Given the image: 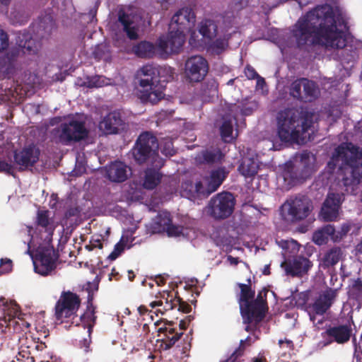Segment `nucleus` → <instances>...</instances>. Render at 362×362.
<instances>
[{
  "instance_id": "nucleus-29",
  "label": "nucleus",
  "mask_w": 362,
  "mask_h": 362,
  "mask_svg": "<svg viewBox=\"0 0 362 362\" xmlns=\"http://www.w3.org/2000/svg\"><path fill=\"white\" fill-rule=\"evenodd\" d=\"M56 322L62 324L68 317V291H63L54 308Z\"/></svg>"
},
{
  "instance_id": "nucleus-11",
  "label": "nucleus",
  "mask_w": 362,
  "mask_h": 362,
  "mask_svg": "<svg viewBox=\"0 0 362 362\" xmlns=\"http://www.w3.org/2000/svg\"><path fill=\"white\" fill-rule=\"evenodd\" d=\"M139 80V98L144 103L152 105L158 103L164 97V93L158 86L160 81H154L150 76H141Z\"/></svg>"
},
{
  "instance_id": "nucleus-63",
  "label": "nucleus",
  "mask_w": 362,
  "mask_h": 362,
  "mask_svg": "<svg viewBox=\"0 0 362 362\" xmlns=\"http://www.w3.org/2000/svg\"><path fill=\"white\" fill-rule=\"evenodd\" d=\"M86 172V168L83 164L81 163L71 171L69 172V176L77 177Z\"/></svg>"
},
{
  "instance_id": "nucleus-4",
  "label": "nucleus",
  "mask_w": 362,
  "mask_h": 362,
  "mask_svg": "<svg viewBox=\"0 0 362 362\" xmlns=\"http://www.w3.org/2000/svg\"><path fill=\"white\" fill-rule=\"evenodd\" d=\"M17 47H12L4 55L0 57V77L11 78L18 69V59L20 54H35L39 43L28 32H20L16 37Z\"/></svg>"
},
{
  "instance_id": "nucleus-20",
  "label": "nucleus",
  "mask_w": 362,
  "mask_h": 362,
  "mask_svg": "<svg viewBox=\"0 0 362 362\" xmlns=\"http://www.w3.org/2000/svg\"><path fill=\"white\" fill-rule=\"evenodd\" d=\"M268 289L262 288L255 299L253 298L252 311L250 313V324L252 322L259 323L265 317L266 312L268 310L267 295Z\"/></svg>"
},
{
  "instance_id": "nucleus-45",
  "label": "nucleus",
  "mask_w": 362,
  "mask_h": 362,
  "mask_svg": "<svg viewBox=\"0 0 362 362\" xmlns=\"http://www.w3.org/2000/svg\"><path fill=\"white\" fill-rule=\"evenodd\" d=\"M166 301L163 305V310L167 311L173 310L176 308V303H179L180 297L177 296V292L173 294V293H166Z\"/></svg>"
},
{
  "instance_id": "nucleus-28",
  "label": "nucleus",
  "mask_w": 362,
  "mask_h": 362,
  "mask_svg": "<svg viewBox=\"0 0 362 362\" xmlns=\"http://www.w3.org/2000/svg\"><path fill=\"white\" fill-rule=\"evenodd\" d=\"M228 173L229 172L224 166L218 167L212 170L207 179V182L209 185V190L208 193H213L216 191L228 177Z\"/></svg>"
},
{
  "instance_id": "nucleus-25",
  "label": "nucleus",
  "mask_w": 362,
  "mask_h": 362,
  "mask_svg": "<svg viewBox=\"0 0 362 362\" xmlns=\"http://www.w3.org/2000/svg\"><path fill=\"white\" fill-rule=\"evenodd\" d=\"M130 168L124 162L115 160L106 166L107 178L114 182H123L128 178Z\"/></svg>"
},
{
  "instance_id": "nucleus-44",
  "label": "nucleus",
  "mask_w": 362,
  "mask_h": 362,
  "mask_svg": "<svg viewBox=\"0 0 362 362\" xmlns=\"http://www.w3.org/2000/svg\"><path fill=\"white\" fill-rule=\"evenodd\" d=\"M284 180L288 181V184L296 185L303 182L305 177L303 175H298L297 170L286 172L284 175Z\"/></svg>"
},
{
  "instance_id": "nucleus-59",
  "label": "nucleus",
  "mask_w": 362,
  "mask_h": 362,
  "mask_svg": "<svg viewBox=\"0 0 362 362\" xmlns=\"http://www.w3.org/2000/svg\"><path fill=\"white\" fill-rule=\"evenodd\" d=\"M161 152L167 156H173L175 151L173 148V143L170 141L165 142Z\"/></svg>"
},
{
  "instance_id": "nucleus-15",
  "label": "nucleus",
  "mask_w": 362,
  "mask_h": 362,
  "mask_svg": "<svg viewBox=\"0 0 362 362\" xmlns=\"http://www.w3.org/2000/svg\"><path fill=\"white\" fill-rule=\"evenodd\" d=\"M173 325L172 321H168L158 330L160 339H157V342L160 343V349L163 351L171 349L183 334L182 331L178 332L173 327Z\"/></svg>"
},
{
  "instance_id": "nucleus-58",
  "label": "nucleus",
  "mask_w": 362,
  "mask_h": 362,
  "mask_svg": "<svg viewBox=\"0 0 362 362\" xmlns=\"http://www.w3.org/2000/svg\"><path fill=\"white\" fill-rule=\"evenodd\" d=\"M103 81L102 77L97 76L88 81L87 86L88 88L101 87L103 85Z\"/></svg>"
},
{
  "instance_id": "nucleus-26",
  "label": "nucleus",
  "mask_w": 362,
  "mask_h": 362,
  "mask_svg": "<svg viewBox=\"0 0 362 362\" xmlns=\"http://www.w3.org/2000/svg\"><path fill=\"white\" fill-rule=\"evenodd\" d=\"M224 154L218 148L205 149L197 154L195 160L199 165H212L221 163Z\"/></svg>"
},
{
  "instance_id": "nucleus-31",
  "label": "nucleus",
  "mask_w": 362,
  "mask_h": 362,
  "mask_svg": "<svg viewBox=\"0 0 362 362\" xmlns=\"http://www.w3.org/2000/svg\"><path fill=\"white\" fill-rule=\"evenodd\" d=\"M199 33L202 35L204 44L206 41L217 36L218 26L214 21L205 19L199 25Z\"/></svg>"
},
{
  "instance_id": "nucleus-6",
  "label": "nucleus",
  "mask_w": 362,
  "mask_h": 362,
  "mask_svg": "<svg viewBox=\"0 0 362 362\" xmlns=\"http://www.w3.org/2000/svg\"><path fill=\"white\" fill-rule=\"evenodd\" d=\"M284 218L292 223L305 219L313 209L312 201L305 195L291 197L281 206Z\"/></svg>"
},
{
  "instance_id": "nucleus-55",
  "label": "nucleus",
  "mask_w": 362,
  "mask_h": 362,
  "mask_svg": "<svg viewBox=\"0 0 362 362\" xmlns=\"http://www.w3.org/2000/svg\"><path fill=\"white\" fill-rule=\"evenodd\" d=\"M8 47V37L6 32L0 30V52L6 49Z\"/></svg>"
},
{
  "instance_id": "nucleus-51",
  "label": "nucleus",
  "mask_w": 362,
  "mask_h": 362,
  "mask_svg": "<svg viewBox=\"0 0 362 362\" xmlns=\"http://www.w3.org/2000/svg\"><path fill=\"white\" fill-rule=\"evenodd\" d=\"M24 340V339H20V343L21 344V347L19 348V351L18 355L16 356L17 361L18 362H24L26 361L27 358H28L29 355H30V352L28 350L30 348V346H27L25 348L26 349H23L22 341Z\"/></svg>"
},
{
  "instance_id": "nucleus-60",
  "label": "nucleus",
  "mask_w": 362,
  "mask_h": 362,
  "mask_svg": "<svg viewBox=\"0 0 362 362\" xmlns=\"http://www.w3.org/2000/svg\"><path fill=\"white\" fill-rule=\"evenodd\" d=\"M279 345L281 348L286 347L288 349V351H293L294 349V344L293 342L285 338L284 339H279Z\"/></svg>"
},
{
  "instance_id": "nucleus-64",
  "label": "nucleus",
  "mask_w": 362,
  "mask_h": 362,
  "mask_svg": "<svg viewBox=\"0 0 362 362\" xmlns=\"http://www.w3.org/2000/svg\"><path fill=\"white\" fill-rule=\"evenodd\" d=\"M238 107L240 109V112L241 115H245V116L250 115L253 112L252 107L246 106L244 104H241V105H238Z\"/></svg>"
},
{
  "instance_id": "nucleus-8",
  "label": "nucleus",
  "mask_w": 362,
  "mask_h": 362,
  "mask_svg": "<svg viewBox=\"0 0 362 362\" xmlns=\"http://www.w3.org/2000/svg\"><path fill=\"white\" fill-rule=\"evenodd\" d=\"M291 97L303 103H312L320 95L317 84L307 78H299L293 81L289 88Z\"/></svg>"
},
{
  "instance_id": "nucleus-3",
  "label": "nucleus",
  "mask_w": 362,
  "mask_h": 362,
  "mask_svg": "<svg viewBox=\"0 0 362 362\" xmlns=\"http://www.w3.org/2000/svg\"><path fill=\"white\" fill-rule=\"evenodd\" d=\"M276 120L280 140L300 144L304 133L313 125V115L296 108H286L279 112Z\"/></svg>"
},
{
  "instance_id": "nucleus-17",
  "label": "nucleus",
  "mask_w": 362,
  "mask_h": 362,
  "mask_svg": "<svg viewBox=\"0 0 362 362\" xmlns=\"http://www.w3.org/2000/svg\"><path fill=\"white\" fill-rule=\"evenodd\" d=\"M125 123L120 112L112 111L105 115L100 122L98 127L105 135L117 134L124 129Z\"/></svg>"
},
{
  "instance_id": "nucleus-5",
  "label": "nucleus",
  "mask_w": 362,
  "mask_h": 362,
  "mask_svg": "<svg viewBox=\"0 0 362 362\" xmlns=\"http://www.w3.org/2000/svg\"><path fill=\"white\" fill-rule=\"evenodd\" d=\"M158 148L157 137L150 132H144L136 139L130 153L136 163H151L154 168H160L164 161L159 157Z\"/></svg>"
},
{
  "instance_id": "nucleus-37",
  "label": "nucleus",
  "mask_w": 362,
  "mask_h": 362,
  "mask_svg": "<svg viewBox=\"0 0 362 362\" xmlns=\"http://www.w3.org/2000/svg\"><path fill=\"white\" fill-rule=\"evenodd\" d=\"M182 187L185 189L190 187L189 190L193 197H206L211 194L208 193L209 190V185L207 183L206 186H204L202 181H197L194 185H193L192 182H185Z\"/></svg>"
},
{
  "instance_id": "nucleus-30",
  "label": "nucleus",
  "mask_w": 362,
  "mask_h": 362,
  "mask_svg": "<svg viewBox=\"0 0 362 362\" xmlns=\"http://www.w3.org/2000/svg\"><path fill=\"white\" fill-rule=\"evenodd\" d=\"M36 28L37 35L41 38H45L49 36L56 28L55 22L51 16L47 15L39 19Z\"/></svg>"
},
{
  "instance_id": "nucleus-14",
  "label": "nucleus",
  "mask_w": 362,
  "mask_h": 362,
  "mask_svg": "<svg viewBox=\"0 0 362 362\" xmlns=\"http://www.w3.org/2000/svg\"><path fill=\"white\" fill-rule=\"evenodd\" d=\"M344 200L343 193L329 192L322 205L319 216L325 221H336Z\"/></svg>"
},
{
  "instance_id": "nucleus-12",
  "label": "nucleus",
  "mask_w": 362,
  "mask_h": 362,
  "mask_svg": "<svg viewBox=\"0 0 362 362\" xmlns=\"http://www.w3.org/2000/svg\"><path fill=\"white\" fill-rule=\"evenodd\" d=\"M185 41V32L181 30L169 29L167 36L158 40V49L160 54L179 53Z\"/></svg>"
},
{
  "instance_id": "nucleus-52",
  "label": "nucleus",
  "mask_w": 362,
  "mask_h": 362,
  "mask_svg": "<svg viewBox=\"0 0 362 362\" xmlns=\"http://www.w3.org/2000/svg\"><path fill=\"white\" fill-rule=\"evenodd\" d=\"M12 269V261L10 259H1L0 261V274L8 273Z\"/></svg>"
},
{
  "instance_id": "nucleus-10",
  "label": "nucleus",
  "mask_w": 362,
  "mask_h": 362,
  "mask_svg": "<svg viewBox=\"0 0 362 362\" xmlns=\"http://www.w3.org/2000/svg\"><path fill=\"white\" fill-rule=\"evenodd\" d=\"M57 257L53 247L40 245L33 258L35 272L41 275H47L54 268Z\"/></svg>"
},
{
  "instance_id": "nucleus-1",
  "label": "nucleus",
  "mask_w": 362,
  "mask_h": 362,
  "mask_svg": "<svg viewBox=\"0 0 362 362\" xmlns=\"http://www.w3.org/2000/svg\"><path fill=\"white\" fill-rule=\"evenodd\" d=\"M344 23V21L336 16L331 6L320 5L296 21L292 35L300 49L305 46L343 49L346 40L340 27Z\"/></svg>"
},
{
  "instance_id": "nucleus-42",
  "label": "nucleus",
  "mask_w": 362,
  "mask_h": 362,
  "mask_svg": "<svg viewBox=\"0 0 362 362\" xmlns=\"http://www.w3.org/2000/svg\"><path fill=\"white\" fill-rule=\"evenodd\" d=\"M138 74L140 76H150L151 79H154V81H160V73L157 67L153 64H146L143 66Z\"/></svg>"
},
{
  "instance_id": "nucleus-41",
  "label": "nucleus",
  "mask_w": 362,
  "mask_h": 362,
  "mask_svg": "<svg viewBox=\"0 0 362 362\" xmlns=\"http://www.w3.org/2000/svg\"><path fill=\"white\" fill-rule=\"evenodd\" d=\"M81 306V299L79 296L71 291H69V321L74 317L77 318L78 315H76V311Z\"/></svg>"
},
{
  "instance_id": "nucleus-61",
  "label": "nucleus",
  "mask_w": 362,
  "mask_h": 362,
  "mask_svg": "<svg viewBox=\"0 0 362 362\" xmlns=\"http://www.w3.org/2000/svg\"><path fill=\"white\" fill-rule=\"evenodd\" d=\"M100 280V279L99 276H96L95 279L93 280V282L88 281L87 283L86 290L88 292V295L91 294L90 293H91L93 289L95 290V291H98V290Z\"/></svg>"
},
{
  "instance_id": "nucleus-16",
  "label": "nucleus",
  "mask_w": 362,
  "mask_h": 362,
  "mask_svg": "<svg viewBox=\"0 0 362 362\" xmlns=\"http://www.w3.org/2000/svg\"><path fill=\"white\" fill-rule=\"evenodd\" d=\"M287 275L293 277H302L313 267V263L308 258L298 255L292 259H288L281 264Z\"/></svg>"
},
{
  "instance_id": "nucleus-39",
  "label": "nucleus",
  "mask_w": 362,
  "mask_h": 362,
  "mask_svg": "<svg viewBox=\"0 0 362 362\" xmlns=\"http://www.w3.org/2000/svg\"><path fill=\"white\" fill-rule=\"evenodd\" d=\"M161 175L155 170H148L146 172L144 187L147 189H154L160 182Z\"/></svg>"
},
{
  "instance_id": "nucleus-38",
  "label": "nucleus",
  "mask_w": 362,
  "mask_h": 362,
  "mask_svg": "<svg viewBox=\"0 0 362 362\" xmlns=\"http://www.w3.org/2000/svg\"><path fill=\"white\" fill-rule=\"evenodd\" d=\"M342 255L341 249L334 247L329 250L325 255L322 262L325 267H329L337 264Z\"/></svg>"
},
{
  "instance_id": "nucleus-23",
  "label": "nucleus",
  "mask_w": 362,
  "mask_h": 362,
  "mask_svg": "<svg viewBox=\"0 0 362 362\" xmlns=\"http://www.w3.org/2000/svg\"><path fill=\"white\" fill-rule=\"evenodd\" d=\"M156 224L159 225L160 228L158 230L161 229L165 230L168 236L178 237L180 235H185L186 230L189 229V227H185L181 225H175L172 223L170 218V214L169 213H163L159 214L157 217Z\"/></svg>"
},
{
  "instance_id": "nucleus-40",
  "label": "nucleus",
  "mask_w": 362,
  "mask_h": 362,
  "mask_svg": "<svg viewBox=\"0 0 362 362\" xmlns=\"http://www.w3.org/2000/svg\"><path fill=\"white\" fill-rule=\"evenodd\" d=\"M52 134L57 142L62 144H68V123L64 122L61 124L59 127L52 130Z\"/></svg>"
},
{
  "instance_id": "nucleus-7",
  "label": "nucleus",
  "mask_w": 362,
  "mask_h": 362,
  "mask_svg": "<svg viewBox=\"0 0 362 362\" xmlns=\"http://www.w3.org/2000/svg\"><path fill=\"white\" fill-rule=\"evenodd\" d=\"M235 199L230 192H221L213 197L208 204V212L215 220H224L233 214Z\"/></svg>"
},
{
  "instance_id": "nucleus-22",
  "label": "nucleus",
  "mask_w": 362,
  "mask_h": 362,
  "mask_svg": "<svg viewBox=\"0 0 362 362\" xmlns=\"http://www.w3.org/2000/svg\"><path fill=\"white\" fill-rule=\"evenodd\" d=\"M95 314V307L93 304V295L88 296L86 310L77 318L74 317L71 319V324L78 326L82 325L84 329H88V332L90 334L92 328L93 327L97 317Z\"/></svg>"
},
{
  "instance_id": "nucleus-18",
  "label": "nucleus",
  "mask_w": 362,
  "mask_h": 362,
  "mask_svg": "<svg viewBox=\"0 0 362 362\" xmlns=\"http://www.w3.org/2000/svg\"><path fill=\"white\" fill-rule=\"evenodd\" d=\"M14 163L18 166L19 171L33 168L39 160V152L32 146L14 151Z\"/></svg>"
},
{
  "instance_id": "nucleus-54",
  "label": "nucleus",
  "mask_w": 362,
  "mask_h": 362,
  "mask_svg": "<svg viewBox=\"0 0 362 362\" xmlns=\"http://www.w3.org/2000/svg\"><path fill=\"white\" fill-rule=\"evenodd\" d=\"M350 293L352 294L362 293V279L361 278H358L354 281L350 289Z\"/></svg>"
},
{
  "instance_id": "nucleus-36",
  "label": "nucleus",
  "mask_w": 362,
  "mask_h": 362,
  "mask_svg": "<svg viewBox=\"0 0 362 362\" xmlns=\"http://www.w3.org/2000/svg\"><path fill=\"white\" fill-rule=\"evenodd\" d=\"M238 171L246 177H252L257 173L258 165L254 159L245 158L238 166Z\"/></svg>"
},
{
  "instance_id": "nucleus-43",
  "label": "nucleus",
  "mask_w": 362,
  "mask_h": 362,
  "mask_svg": "<svg viewBox=\"0 0 362 362\" xmlns=\"http://www.w3.org/2000/svg\"><path fill=\"white\" fill-rule=\"evenodd\" d=\"M250 337H247L245 340H240L239 346L233 351L231 356L223 362H236L238 358L243 356L245 350V343L249 342ZM250 346V344L247 343Z\"/></svg>"
},
{
  "instance_id": "nucleus-46",
  "label": "nucleus",
  "mask_w": 362,
  "mask_h": 362,
  "mask_svg": "<svg viewBox=\"0 0 362 362\" xmlns=\"http://www.w3.org/2000/svg\"><path fill=\"white\" fill-rule=\"evenodd\" d=\"M233 131V127L230 120L224 121L220 127L221 136L225 141H228V139L232 138Z\"/></svg>"
},
{
  "instance_id": "nucleus-34",
  "label": "nucleus",
  "mask_w": 362,
  "mask_h": 362,
  "mask_svg": "<svg viewBox=\"0 0 362 362\" xmlns=\"http://www.w3.org/2000/svg\"><path fill=\"white\" fill-rule=\"evenodd\" d=\"M18 313L16 303H8L4 298H0V319L6 321H11L14 318Z\"/></svg>"
},
{
  "instance_id": "nucleus-2",
  "label": "nucleus",
  "mask_w": 362,
  "mask_h": 362,
  "mask_svg": "<svg viewBox=\"0 0 362 362\" xmlns=\"http://www.w3.org/2000/svg\"><path fill=\"white\" fill-rule=\"evenodd\" d=\"M333 161H341L338 175L342 185L349 192L362 182V148L351 142L339 145L333 153Z\"/></svg>"
},
{
  "instance_id": "nucleus-9",
  "label": "nucleus",
  "mask_w": 362,
  "mask_h": 362,
  "mask_svg": "<svg viewBox=\"0 0 362 362\" xmlns=\"http://www.w3.org/2000/svg\"><path fill=\"white\" fill-rule=\"evenodd\" d=\"M209 69L208 61L201 55L189 57L185 64V78L189 83H199L206 76Z\"/></svg>"
},
{
  "instance_id": "nucleus-56",
  "label": "nucleus",
  "mask_w": 362,
  "mask_h": 362,
  "mask_svg": "<svg viewBox=\"0 0 362 362\" xmlns=\"http://www.w3.org/2000/svg\"><path fill=\"white\" fill-rule=\"evenodd\" d=\"M103 247V243L100 239L92 238L89 244L85 246V248L88 251H92L95 248L102 249Z\"/></svg>"
},
{
  "instance_id": "nucleus-19",
  "label": "nucleus",
  "mask_w": 362,
  "mask_h": 362,
  "mask_svg": "<svg viewBox=\"0 0 362 362\" xmlns=\"http://www.w3.org/2000/svg\"><path fill=\"white\" fill-rule=\"evenodd\" d=\"M195 21V15L192 8L185 7L178 10L172 17L169 29L181 30L186 32Z\"/></svg>"
},
{
  "instance_id": "nucleus-48",
  "label": "nucleus",
  "mask_w": 362,
  "mask_h": 362,
  "mask_svg": "<svg viewBox=\"0 0 362 362\" xmlns=\"http://www.w3.org/2000/svg\"><path fill=\"white\" fill-rule=\"evenodd\" d=\"M37 224L39 226L47 228L49 225L48 210H38L37 214Z\"/></svg>"
},
{
  "instance_id": "nucleus-62",
  "label": "nucleus",
  "mask_w": 362,
  "mask_h": 362,
  "mask_svg": "<svg viewBox=\"0 0 362 362\" xmlns=\"http://www.w3.org/2000/svg\"><path fill=\"white\" fill-rule=\"evenodd\" d=\"M322 230L324 231L325 235L327 237L328 239L334 238V235L335 233V228L332 225H327L322 228Z\"/></svg>"
},
{
  "instance_id": "nucleus-32",
  "label": "nucleus",
  "mask_w": 362,
  "mask_h": 362,
  "mask_svg": "<svg viewBox=\"0 0 362 362\" xmlns=\"http://www.w3.org/2000/svg\"><path fill=\"white\" fill-rule=\"evenodd\" d=\"M156 47L155 45L148 41H141L132 47L134 54L140 58L150 59L154 56Z\"/></svg>"
},
{
  "instance_id": "nucleus-57",
  "label": "nucleus",
  "mask_w": 362,
  "mask_h": 362,
  "mask_svg": "<svg viewBox=\"0 0 362 362\" xmlns=\"http://www.w3.org/2000/svg\"><path fill=\"white\" fill-rule=\"evenodd\" d=\"M177 307V310L183 313H189L192 310L190 305L183 301L181 298H180L179 303H176V308Z\"/></svg>"
},
{
  "instance_id": "nucleus-33",
  "label": "nucleus",
  "mask_w": 362,
  "mask_h": 362,
  "mask_svg": "<svg viewBox=\"0 0 362 362\" xmlns=\"http://www.w3.org/2000/svg\"><path fill=\"white\" fill-rule=\"evenodd\" d=\"M118 21L122 25L123 30L130 40H136L139 37L137 30L133 26V21L129 15L123 11H119L118 13Z\"/></svg>"
},
{
  "instance_id": "nucleus-21",
  "label": "nucleus",
  "mask_w": 362,
  "mask_h": 362,
  "mask_svg": "<svg viewBox=\"0 0 362 362\" xmlns=\"http://www.w3.org/2000/svg\"><path fill=\"white\" fill-rule=\"evenodd\" d=\"M337 290L328 288L325 290L315 302L309 305L308 308L314 313V314L322 315L332 306L337 297Z\"/></svg>"
},
{
  "instance_id": "nucleus-49",
  "label": "nucleus",
  "mask_w": 362,
  "mask_h": 362,
  "mask_svg": "<svg viewBox=\"0 0 362 362\" xmlns=\"http://www.w3.org/2000/svg\"><path fill=\"white\" fill-rule=\"evenodd\" d=\"M125 243L121 240L114 247L113 251L109 255L108 259L111 261L115 260L124 252Z\"/></svg>"
},
{
  "instance_id": "nucleus-35",
  "label": "nucleus",
  "mask_w": 362,
  "mask_h": 362,
  "mask_svg": "<svg viewBox=\"0 0 362 362\" xmlns=\"http://www.w3.org/2000/svg\"><path fill=\"white\" fill-rule=\"evenodd\" d=\"M70 127H73V130L71 132L69 131V142L71 141H80L88 136V132L83 122L69 121Z\"/></svg>"
},
{
  "instance_id": "nucleus-50",
  "label": "nucleus",
  "mask_w": 362,
  "mask_h": 362,
  "mask_svg": "<svg viewBox=\"0 0 362 362\" xmlns=\"http://www.w3.org/2000/svg\"><path fill=\"white\" fill-rule=\"evenodd\" d=\"M327 237L325 235L324 231L322 229H319L318 230L315 231L313 233V240L314 243L318 245H322L323 244L327 243L328 241Z\"/></svg>"
},
{
  "instance_id": "nucleus-24",
  "label": "nucleus",
  "mask_w": 362,
  "mask_h": 362,
  "mask_svg": "<svg viewBox=\"0 0 362 362\" xmlns=\"http://www.w3.org/2000/svg\"><path fill=\"white\" fill-rule=\"evenodd\" d=\"M324 337H328L329 342H337L343 344L349 341L351 336V328L348 325H339L329 327L324 332Z\"/></svg>"
},
{
  "instance_id": "nucleus-13",
  "label": "nucleus",
  "mask_w": 362,
  "mask_h": 362,
  "mask_svg": "<svg viewBox=\"0 0 362 362\" xmlns=\"http://www.w3.org/2000/svg\"><path fill=\"white\" fill-rule=\"evenodd\" d=\"M247 284H238L240 289V294L238 297V302L243 323L250 324L251 308L252 307V301L255 296V291L252 289L250 278L247 279Z\"/></svg>"
},
{
  "instance_id": "nucleus-47",
  "label": "nucleus",
  "mask_w": 362,
  "mask_h": 362,
  "mask_svg": "<svg viewBox=\"0 0 362 362\" xmlns=\"http://www.w3.org/2000/svg\"><path fill=\"white\" fill-rule=\"evenodd\" d=\"M245 74L246 77L250 79H257V83L258 86L265 83V80L264 78L261 77L255 69L250 65L247 64L245 68Z\"/></svg>"
},
{
  "instance_id": "nucleus-27",
  "label": "nucleus",
  "mask_w": 362,
  "mask_h": 362,
  "mask_svg": "<svg viewBox=\"0 0 362 362\" xmlns=\"http://www.w3.org/2000/svg\"><path fill=\"white\" fill-rule=\"evenodd\" d=\"M230 35H223L204 43L205 49L207 52L213 55H219L223 53L229 46Z\"/></svg>"
},
{
  "instance_id": "nucleus-53",
  "label": "nucleus",
  "mask_w": 362,
  "mask_h": 362,
  "mask_svg": "<svg viewBox=\"0 0 362 362\" xmlns=\"http://www.w3.org/2000/svg\"><path fill=\"white\" fill-rule=\"evenodd\" d=\"M0 173H5L8 175H13L14 170L13 165L5 160H1Z\"/></svg>"
}]
</instances>
